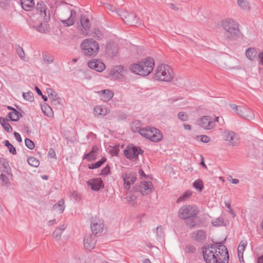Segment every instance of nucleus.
<instances>
[{
    "instance_id": "nucleus-36",
    "label": "nucleus",
    "mask_w": 263,
    "mask_h": 263,
    "mask_svg": "<svg viewBox=\"0 0 263 263\" xmlns=\"http://www.w3.org/2000/svg\"><path fill=\"white\" fill-rule=\"evenodd\" d=\"M142 128H141V122L139 120L135 121L133 122L132 125V129L134 133H139L141 135L140 130Z\"/></svg>"
},
{
    "instance_id": "nucleus-39",
    "label": "nucleus",
    "mask_w": 263,
    "mask_h": 263,
    "mask_svg": "<svg viewBox=\"0 0 263 263\" xmlns=\"http://www.w3.org/2000/svg\"><path fill=\"white\" fill-rule=\"evenodd\" d=\"M28 164L33 167H36L40 165L39 160L33 157H30L27 159Z\"/></svg>"
},
{
    "instance_id": "nucleus-53",
    "label": "nucleus",
    "mask_w": 263,
    "mask_h": 263,
    "mask_svg": "<svg viewBox=\"0 0 263 263\" xmlns=\"http://www.w3.org/2000/svg\"><path fill=\"white\" fill-rule=\"evenodd\" d=\"M53 237L55 238H60L62 235L61 230L57 229L52 234Z\"/></svg>"
},
{
    "instance_id": "nucleus-10",
    "label": "nucleus",
    "mask_w": 263,
    "mask_h": 263,
    "mask_svg": "<svg viewBox=\"0 0 263 263\" xmlns=\"http://www.w3.org/2000/svg\"><path fill=\"white\" fill-rule=\"evenodd\" d=\"M222 137L227 144L235 146L239 143V137L235 132L229 130H225L223 132Z\"/></svg>"
},
{
    "instance_id": "nucleus-50",
    "label": "nucleus",
    "mask_w": 263,
    "mask_h": 263,
    "mask_svg": "<svg viewBox=\"0 0 263 263\" xmlns=\"http://www.w3.org/2000/svg\"><path fill=\"white\" fill-rule=\"evenodd\" d=\"M36 30L41 33H45L47 30V25L46 24L41 23L36 27Z\"/></svg>"
},
{
    "instance_id": "nucleus-9",
    "label": "nucleus",
    "mask_w": 263,
    "mask_h": 263,
    "mask_svg": "<svg viewBox=\"0 0 263 263\" xmlns=\"http://www.w3.org/2000/svg\"><path fill=\"white\" fill-rule=\"evenodd\" d=\"M230 107L239 116L246 119L252 120L254 118L252 110L248 107L237 106L235 104H231Z\"/></svg>"
},
{
    "instance_id": "nucleus-57",
    "label": "nucleus",
    "mask_w": 263,
    "mask_h": 263,
    "mask_svg": "<svg viewBox=\"0 0 263 263\" xmlns=\"http://www.w3.org/2000/svg\"><path fill=\"white\" fill-rule=\"evenodd\" d=\"M14 135L15 138L16 139V140L17 141H18L20 142L22 141V138H21L20 134H18V133H16V132H14Z\"/></svg>"
},
{
    "instance_id": "nucleus-44",
    "label": "nucleus",
    "mask_w": 263,
    "mask_h": 263,
    "mask_svg": "<svg viewBox=\"0 0 263 263\" xmlns=\"http://www.w3.org/2000/svg\"><path fill=\"white\" fill-rule=\"evenodd\" d=\"M43 60L48 64L52 63L54 61V57L49 54H43Z\"/></svg>"
},
{
    "instance_id": "nucleus-23",
    "label": "nucleus",
    "mask_w": 263,
    "mask_h": 263,
    "mask_svg": "<svg viewBox=\"0 0 263 263\" xmlns=\"http://www.w3.org/2000/svg\"><path fill=\"white\" fill-rule=\"evenodd\" d=\"M101 99L104 102H107L110 100L114 95V92L109 89H104L98 91Z\"/></svg>"
},
{
    "instance_id": "nucleus-63",
    "label": "nucleus",
    "mask_w": 263,
    "mask_h": 263,
    "mask_svg": "<svg viewBox=\"0 0 263 263\" xmlns=\"http://www.w3.org/2000/svg\"><path fill=\"white\" fill-rule=\"evenodd\" d=\"M136 197L133 195L127 197L128 200L130 201L135 200L136 199Z\"/></svg>"
},
{
    "instance_id": "nucleus-22",
    "label": "nucleus",
    "mask_w": 263,
    "mask_h": 263,
    "mask_svg": "<svg viewBox=\"0 0 263 263\" xmlns=\"http://www.w3.org/2000/svg\"><path fill=\"white\" fill-rule=\"evenodd\" d=\"M87 184L91 187V189L95 191H99L104 186L101 179H91L86 182Z\"/></svg>"
},
{
    "instance_id": "nucleus-56",
    "label": "nucleus",
    "mask_w": 263,
    "mask_h": 263,
    "mask_svg": "<svg viewBox=\"0 0 263 263\" xmlns=\"http://www.w3.org/2000/svg\"><path fill=\"white\" fill-rule=\"evenodd\" d=\"M47 92L48 93V97H50V96H52V95L55 94L57 92L53 90L51 88H47Z\"/></svg>"
},
{
    "instance_id": "nucleus-46",
    "label": "nucleus",
    "mask_w": 263,
    "mask_h": 263,
    "mask_svg": "<svg viewBox=\"0 0 263 263\" xmlns=\"http://www.w3.org/2000/svg\"><path fill=\"white\" fill-rule=\"evenodd\" d=\"M193 187L197 190L201 191L203 189V183L200 180H196L193 183Z\"/></svg>"
},
{
    "instance_id": "nucleus-43",
    "label": "nucleus",
    "mask_w": 263,
    "mask_h": 263,
    "mask_svg": "<svg viewBox=\"0 0 263 263\" xmlns=\"http://www.w3.org/2000/svg\"><path fill=\"white\" fill-rule=\"evenodd\" d=\"M51 103L54 105H58L60 104L61 98L59 97L57 93L49 97Z\"/></svg>"
},
{
    "instance_id": "nucleus-58",
    "label": "nucleus",
    "mask_w": 263,
    "mask_h": 263,
    "mask_svg": "<svg viewBox=\"0 0 263 263\" xmlns=\"http://www.w3.org/2000/svg\"><path fill=\"white\" fill-rule=\"evenodd\" d=\"M107 9L111 12L116 11V9L115 8V7H114V6H112V5H108L107 6ZM120 11H121L120 10ZM118 12H119V11H117V12L118 14Z\"/></svg>"
},
{
    "instance_id": "nucleus-34",
    "label": "nucleus",
    "mask_w": 263,
    "mask_h": 263,
    "mask_svg": "<svg viewBox=\"0 0 263 263\" xmlns=\"http://www.w3.org/2000/svg\"><path fill=\"white\" fill-rule=\"evenodd\" d=\"M192 195V192L191 191H187L185 192L182 195L178 198L177 202L179 203L186 201L191 197Z\"/></svg>"
},
{
    "instance_id": "nucleus-48",
    "label": "nucleus",
    "mask_w": 263,
    "mask_h": 263,
    "mask_svg": "<svg viewBox=\"0 0 263 263\" xmlns=\"http://www.w3.org/2000/svg\"><path fill=\"white\" fill-rule=\"evenodd\" d=\"M178 118L182 121H186L188 120V115L184 112H179L178 114Z\"/></svg>"
},
{
    "instance_id": "nucleus-31",
    "label": "nucleus",
    "mask_w": 263,
    "mask_h": 263,
    "mask_svg": "<svg viewBox=\"0 0 263 263\" xmlns=\"http://www.w3.org/2000/svg\"><path fill=\"white\" fill-rule=\"evenodd\" d=\"M0 169L3 172H8V171L10 169L8 161L5 158H0Z\"/></svg>"
},
{
    "instance_id": "nucleus-45",
    "label": "nucleus",
    "mask_w": 263,
    "mask_h": 263,
    "mask_svg": "<svg viewBox=\"0 0 263 263\" xmlns=\"http://www.w3.org/2000/svg\"><path fill=\"white\" fill-rule=\"evenodd\" d=\"M23 97L25 100L30 102L32 101L34 99L33 93L30 91L27 92H23Z\"/></svg>"
},
{
    "instance_id": "nucleus-41",
    "label": "nucleus",
    "mask_w": 263,
    "mask_h": 263,
    "mask_svg": "<svg viewBox=\"0 0 263 263\" xmlns=\"http://www.w3.org/2000/svg\"><path fill=\"white\" fill-rule=\"evenodd\" d=\"M237 4L240 8L244 10H248L250 9L249 3L247 1L237 0Z\"/></svg>"
},
{
    "instance_id": "nucleus-20",
    "label": "nucleus",
    "mask_w": 263,
    "mask_h": 263,
    "mask_svg": "<svg viewBox=\"0 0 263 263\" xmlns=\"http://www.w3.org/2000/svg\"><path fill=\"white\" fill-rule=\"evenodd\" d=\"M87 65L90 68L98 72H102L105 68V64L101 61L95 59L88 61Z\"/></svg>"
},
{
    "instance_id": "nucleus-51",
    "label": "nucleus",
    "mask_w": 263,
    "mask_h": 263,
    "mask_svg": "<svg viewBox=\"0 0 263 263\" xmlns=\"http://www.w3.org/2000/svg\"><path fill=\"white\" fill-rule=\"evenodd\" d=\"M199 137L200 138V141L203 143H206L210 142V138L208 136L201 135L199 136ZM197 138H199V137H198Z\"/></svg>"
},
{
    "instance_id": "nucleus-29",
    "label": "nucleus",
    "mask_w": 263,
    "mask_h": 263,
    "mask_svg": "<svg viewBox=\"0 0 263 263\" xmlns=\"http://www.w3.org/2000/svg\"><path fill=\"white\" fill-rule=\"evenodd\" d=\"M193 238L197 241H202L206 239L205 233L203 230H198L193 233Z\"/></svg>"
},
{
    "instance_id": "nucleus-1",
    "label": "nucleus",
    "mask_w": 263,
    "mask_h": 263,
    "mask_svg": "<svg viewBox=\"0 0 263 263\" xmlns=\"http://www.w3.org/2000/svg\"><path fill=\"white\" fill-rule=\"evenodd\" d=\"M206 263H228L229 255L227 247L221 242L208 245L202 247Z\"/></svg>"
},
{
    "instance_id": "nucleus-30",
    "label": "nucleus",
    "mask_w": 263,
    "mask_h": 263,
    "mask_svg": "<svg viewBox=\"0 0 263 263\" xmlns=\"http://www.w3.org/2000/svg\"><path fill=\"white\" fill-rule=\"evenodd\" d=\"M93 111L96 114L103 116L106 115L108 112V110L107 108L103 107L101 105H97L95 107Z\"/></svg>"
},
{
    "instance_id": "nucleus-25",
    "label": "nucleus",
    "mask_w": 263,
    "mask_h": 263,
    "mask_svg": "<svg viewBox=\"0 0 263 263\" xmlns=\"http://www.w3.org/2000/svg\"><path fill=\"white\" fill-rule=\"evenodd\" d=\"M257 49L255 48L250 47L246 50V57L250 61H254L258 59Z\"/></svg>"
},
{
    "instance_id": "nucleus-55",
    "label": "nucleus",
    "mask_w": 263,
    "mask_h": 263,
    "mask_svg": "<svg viewBox=\"0 0 263 263\" xmlns=\"http://www.w3.org/2000/svg\"><path fill=\"white\" fill-rule=\"evenodd\" d=\"M258 59L259 63L263 65V50L258 53Z\"/></svg>"
},
{
    "instance_id": "nucleus-35",
    "label": "nucleus",
    "mask_w": 263,
    "mask_h": 263,
    "mask_svg": "<svg viewBox=\"0 0 263 263\" xmlns=\"http://www.w3.org/2000/svg\"><path fill=\"white\" fill-rule=\"evenodd\" d=\"M8 116L9 119L13 121H17L20 119L19 112L15 109L10 112Z\"/></svg>"
},
{
    "instance_id": "nucleus-62",
    "label": "nucleus",
    "mask_w": 263,
    "mask_h": 263,
    "mask_svg": "<svg viewBox=\"0 0 263 263\" xmlns=\"http://www.w3.org/2000/svg\"><path fill=\"white\" fill-rule=\"evenodd\" d=\"M183 127L186 130H190L191 129V126L189 124H184Z\"/></svg>"
},
{
    "instance_id": "nucleus-27",
    "label": "nucleus",
    "mask_w": 263,
    "mask_h": 263,
    "mask_svg": "<svg viewBox=\"0 0 263 263\" xmlns=\"http://www.w3.org/2000/svg\"><path fill=\"white\" fill-rule=\"evenodd\" d=\"M98 147L95 146L92 147V150L88 153L85 154L83 156V159H86L89 161L94 160L97 158Z\"/></svg>"
},
{
    "instance_id": "nucleus-8",
    "label": "nucleus",
    "mask_w": 263,
    "mask_h": 263,
    "mask_svg": "<svg viewBox=\"0 0 263 263\" xmlns=\"http://www.w3.org/2000/svg\"><path fill=\"white\" fill-rule=\"evenodd\" d=\"M143 153V151L140 147L136 146L132 144L128 145L124 151L125 157L133 161L139 160V155Z\"/></svg>"
},
{
    "instance_id": "nucleus-32",
    "label": "nucleus",
    "mask_w": 263,
    "mask_h": 263,
    "mask_svg": "<svg viewBox=\"0 0 263 263\" xmlns=\"http://www.w3.org/2000/svg\"><path fill=\"white\" fill-rule=\"evenodd\" d=\"M0 123L5 129V130L8 133H11L12 131V128L10 125L8 123V119L0 117Z\"/></svg>"
},
{
    "instance_id": "nucleus-64",
    "label": "nucleus",
    "mask_w": 263,
    "mask_h": 263,
    "mask_svg": "<svg viewBox=\"0 0 263 263\" xmlns=\"http://www.w3.org/2000/svg\"><path fill=\"white\" fill-rule=\"evenodd\" d=\"M35 90L36 91L37 93L39 96L42 95V92L41 90L37 87H35Z\"/></svg>"
},
{
    "instance_id": "nucleus-19",
    "label": "nucleus",
    "mask_w": 263,
    "mask_h": 263,
    "mask_svg": "<svg viewBox=\"0 0 263 263\" xmlns=\"http://www.w3.org/2000/svg\"><path fill=\"white\" fill-rule=\"evenodd\" d=\"M90 227L92 234L96 236L97 234L102 232L104 228V223L102 220L95 219L92 221Z\"/></svg>"
},
{
    "instance_id": "nucleus-33",
    "label": "nucleus",
    "mask_w": 263,
    "mask_h": 263,
    "mask_svg": "<svg viewBox=\"0 0 263 263\" xmlns=\"http://www.w3.org/2000/svg\"><path fill=\"white\" fill-rule=\"evenodd\" d=\"M53 209L59 211L60 213H63L65 209L64 200L61 199L57 203L54 204Z\"/></svg>"
},
{
    "instance_id": "nucleus-4",
    "label": "nucleus",
    "mask_w": 263,
    "mask_h": 263,
    "mask_svg": "<svg viewBox=\"0 0 263 263\" xmlns=\"http://www.w3.org/2000/svg\"><path fill=\"white\" fill-rule=\"evenodd\" d=\"M173 78V70L168 65L161 64L157 67L154 75V79L156 80L168 82Z\"/></svg>"
},
{
    "instance_id": "nucleus-2",
    "label": "nucleus",
    "mask_w": 263,
    "mask_h": 263,
    "mask_svg": "<svg viewBox=\"0 0 263 263\" xmlns=\"http://www.w3.org/2000/svg\"><path fill=\"white\" fill-rule=\"evenodd\" d=\"M155 61L151 57H146L130 66V71L142 76H148L153 70Z\"/></svg>"
},
{
    "instance_id": "nucleus-40",
    "label": "nucleus",
    "mask_w": 263,
    "mask_h": 263,
    "mask_svg": "<svg viewBox=\"0 0 263 263\" xmlns=\"http://www.w3.org/2000/svg\"><path fill=\"white\" fill-rule=\"evenodd\" d=\"M16 51L18 55L21 60L24 61H27L28 60V58L25 56V52L22 47L18 46L16 48Z\"/></svg>"
},
{
    "instance_id": "nucleus-6",
    "label": "nucleus",
    "mask_w": 263,
    "mask_h": 263,
    "mask_svg": "<svg viewBox=\"0 0 263 263\" xmlns=\"http://www.w3.org/2000/svg\"><path fill=\"white\" fill-rule=\"evenodd\" d=\"M198 208L194 205H184L179 210L178 217L183 220L195 218L199 213Z\"/></svg>"
},
{
    "instance_id": "nucleus-61",
    "label": "nucleus",
    "mask_w": 263,
    "mask_h": 263,
    "mask_svg": "<svg viewBox=\"0 0 263 263\" xmlns=\"http://www.w3.org/2000/svg\"><path fill=\"white\" fill-rule=\"evenodd\" d=\"M55 223H56V219H53L52 220H49L48 222V225L49 226H53V224H54Z\"/></svg>"
},
{
    "instance_id": "nucleus-21",
    "label": "nucleus",
    "mask_w": 263,
    "mask_h": 263,
    "mask_svg": "<svg viewBox=\"0 0 263 263\" xmlns=\"http://www.w3.org/2000/svg\"><path fill=\"white\" fill-rule=\"evenodd\" d=\"M153 189V185L151 181H142L139 186V191L142 195L150 194Z\"/></svg>"
},
{
    "instance_id": "nucleus-54",
    "label": "nucleus",
    "mask_w": 263,
    "mask_h": 263,
    "mask_svg": "<svg viewBox=\"0 0 263 263\" xmlns=\"http://www.w3.org/2000/svg\"><path fill=\"white\" fill-rule=\"evenodd\" d=\"M71 196L73 197L76 200H79L80 199V195L76 191H73L71 194Z\"/></svg>"
},
{
    "instance_id": "nucleus-17",
    "label": "nucleus",
    "mask_w": 263,
    "mask_h": 263,
    "mask_svg": "<svg viewBox=\"0 0 263 263\" xmlns=\"http://www.w3.org/2000/svg\"><path fill=\"white\" fill-rule=\"evenodd\" d=\"M65 12L68 14L70 13V16L67 18L61 20V23L65 26H70L74 24L75 20L77 17V12L74 10L66 9Z\"/></svg>"
},
{
    "instance_id": "nucleus-38",
    "label": "nucleus",
    "mask_w": 263,
    "mask_h": 263,
    "mask_svg": "<svg viewBox=\"0 0 263 263\" xmlns=\"http://www.w3.org/2000/svg\"><path fill=\"white\" fill-rule=\"evenodd\" d=\"M106 158L105 157H103L101 160L91 164L89 165V168L90 169H96L100 167L104 162L106 161Z\"/></svg>"
},
{
    "instance_id": "nucleus-37",
    "label": "nucleus",
    "mask_w": 263,
    "mask_h": 263,
    "mask_svg": "<svg viewBox=\"0 0 263 263\" xmlns=\"http://www.w3.org/2000/svg\"><path fill=\"white\" fill-rule=\"evenodd\" d=\"M212 224L214 227H220L224 226L223 219L221 217H219L212 220Z\"/></svg>"
},
{
    "instance_id": "nucleus-5",
    "label": "nucleus",
    "mask_w": 263,
    "mask_h": 263,
    "mask_svg": "<svg viewBox=\"0 0 263 263\" xmlns=\"http://www.w3.org/2000/svg\"><path fill=\"white\" fill-rule=\"evenodd\" d=\"M84 54L87 57H94L99 51V45L92 39H85L81 44Z\"/></svg>"
},
{
    "instance_id": "nucleus-28",
    "label": "nucleus",
    "mask_w": 263,
    "mask_h": 263,
    "mask_svg": "<svg viewBox=\"0 0 263 263\" xmlns=\"http://www.w3.org/2000/svg\"><path fill=\"white\" fill-rule=\"evenodd\" d=\"M22 8L26 11H30L33 7L34 3L33 0H21Z\"/></svg>"
},
{
    "instance_id": "nucleus-52",
    "label": "nucleus",
    "mask_w": 263,
    "mask_h": 263,
    "mask_svg": "<svg viewBox=\"0 0 263 263\" xmlns=\"http://www.w3.org/2000/svg\"><path fill=\"white\" fill-rule=\"evenodd\" d=\"M110 173V167L108 165H107L105 167H104L101 171V175H107Z\"/></svg>"
},
{
    "instance_id": "nucleus-11",
    "label": "nucleus",
    "mask_w": 263,
    "mask_h": 263,
    "mask_svg": "<svg viewBox=\"0 0 263 263\" xmlns=\"http://www.w3.org/2000/svg\"><path fill=\"white\" fill-rule=\"evenodd\" d=\"M118 15L122 17L124 22L127 25L135 26L138 24V18L134 13L122 11L118 12Z\"/></svg>"
},
{
    "instance_id": "nucleus-24",
    "label": "nucleus",
    "mask_w": 263,
    "mask_h": 263,
    "mask_svg": "<svg viewBox=\"0 0 263 263\" xmlns=\"http://www.w3.org/2000/svg\"><path fill=\"white\" fill-rule=\"evenodd\" d=\"M248 245V241L247 240H242L239 244L237 249L238 257L239 258L240 263L244 262L243 258V253L245 250L246 246Z\"/></svg>"
},
{
    "instance_id": "nucleus-59",
    "label": "nucleus",
    "mask_w": 263,
    "mask_h": 263,
    "mask_svg": "<svg viewBox=\"0 0 263 263\" xmlns=\"http://www.w3.org/2000/svg\"><path fill=\"white\" fill-rule=\"evenodd\" d=\"M49 156H50L51 158H54L55 157V153L53 149L50 148L48 152Z\"/></svg>"
},
{
    "instance_id": "nucleus-12",
    "label": "nucleus",
    "mask_w": 263,
    "mask_h": 263,
    "mask_svg": "<svg viewBox=\"0 0 263 263\" xmlns=\"http://www.w3.org/2000/svg\"><path fill=\"white\" fill-rule=\"evenodd\" d=\"M198 123L201 127L206 130H211L215 127L213 118L210 116H202L198 120Z\"/></svg>"
},
{
    "instance_id": "nucleus-14",
    "label": "nucleus",
    "mask_w": 263,
    "mask_h": 263,
    "mask_svg": "<svg viewBox=\"0 0 263 263\" xmlns=\"http://www.w3.org/2000/svg\"><path fill=\"white\" fill-rule=\"evenodd\" d=\"M36 10L40 15L44 17L46 22H48L50 20V10L43 2L37 3Z\"/></svg>"
},
{
    "instance_id": "nucleus-16",
    "label": "nucleus",
    "mask_w": 263,
    "mask_h": 263,
    "mask_svg": "<svg viewBox=\"0 0 263 263\" xmlns=\"http://www.w3.org/2000/svg\"><path fill=\"white\" fill-rule=\"evenodd\" d=\"M97 242V236L94 234H86L84 238V246L87 250L93 249Z\"/></svg>"
},
{
    "instance_id": "nucleus-60",
    "label": "nucleus",
    "mask_w": 263,
    "mask_h": 263,
    "mask_svg": "<svg viewBox=\"0 0 263 263\" xmlns=\"http://www.w3.org/2000/svg\"><path fill=\"white\" fill-rule=\"evenodd\" d=\"M66 227H67L66 224H62V225H61L59 228H58L57 229H58V230H61V233H62L63 231L64 230H65V229L66 228Z\"/></svg>"
},
{
    "instance_id": "nucleus-47",
    "label": "nucleus",
    "mask_w": 263,
    "mask_h": 263,
    "mask_svg": "<svg viewBox=\"0 0 263 263\" xmlns=\"http://www.w3.org/2000/svg\"><path fill=\"white\" fill-rule=\"evenodd\" d=\"M26 146L30 149H33L34 148V144L32 141L29 139L26 138L25 140Z\"/></svg>"
},
{
    "instance_id": "nucleus-49",
    "label": "nucleus",
    "mask_w": 263,
    "mask_h": 263,
    "mask_svg": "<svg viewBox=\"0 0 263 263\" xmlns=\"http://www.w3.org/2000/svg\"><path fill=\"white\" fill-rule=\"evenodd\" d=\"M0 181L2 182L3 184L4 185H7L9 182L8 177L3 174L0 175Z\"/></svg>"
},
{
    "instance_id": "nucleus-13",
    "label": "nucleus",
    "mask_w": 263,
    "mask_h": 263,
    "mask_svg": "<svg viewBox=\"0 0 263 263\" xmlns=\"http://www.w3.org/2000/svg\"><path fill=\"white\" fill-rule=\"evenodd\" d=\"M124 181V188L128 191L137 179L136 174L133 172L124 173L122 175Z\"/></svg>"
},
{
    "instance_id": "nucleus-3",
    "label": "nucleus",
    "mask_w": 263,
    "mask_h": 263,
    "mask_svg": "<svg viewBox=\"0 0 263 263\" xmlns=\"http://www.w3.org/2000/svg\"><path fill=\"white\" fill-rule=\"evenodd\" d=\"M223 29V35L226 39L234 40L239 36L240 31L238 22L232 18H228L221 22Z\"/></svg>"
},
{
    "instance_id": "nucleus-42",
    "label": "nucleus",
    "mask_w": 263,
    "mask_h": 263,
    "mask_svg": "<svg viewBox=\"0 0 263 263\" xmlns=\"http://www.w3.org/2000/svg\"><path fill=\"white\" fill-rule=\"evenodd\" d=\"M4 145L7 146L10 153L15 155L16 154V151L15 148L9 142L8 140H5L4 141Z\"/></svg>"
},
{
    "instance_id": "nucleus-18",
    "label": "nucleus",
    "mask_w": 263,
    "mask_h": 263,
    "mask_svg": "<svg viewBox=\"0 0 263 263\" xmlns=\"http://www.w3.org/2000/svg\"><path fill=\"white\" fill-rule=\"evenodd\" d=\"M81 27H80V30L81 33L86 36L88 35L90 28V23L89 18L83 15L80 17Z\"/></svg>"
},
{
    "instance_id": "nucleus-7",
    "label": "nucleus",
    "mask_w": 263,
    "mask_h": 263,
    "mask_svg": "<svg viewBox=\"0 0 263 263\" xmlns=\"http://www.w3.org/2000/svg\"><path fill=\"white\" fill-rule=\"evenodd\" d=\"M140 132L142 137L153 142H159L163 138L161 132L154 127L147 126L142 128Z\"/></svg>"
},
{
    "instance_id": "nucleus-26",
    "label": "nucleus",
    "mask_w": 263,
    "mask_h": 263,
    "mask_svg": "<svg viewBox=\"0 0 263 263\" xmlns=\"http://www.w3.org/2000/svg\"><path fill=\"white\" fill-rule=\"evenodd\" d=\"M106 51L109 55L115 56L118 51V46L114 42H108L106 47Z\"/></svg>"
},
{
    "instance_id": "nucleus-15",
    "label": "nucleus",
    "mask_w": 263,
    "mask_h": 263,
    "mask_svg": "<svg viewBox=\"0 0 263 263\" xmlns=\"http://www.w3.org/2000/svg\"><path fill=\"white\" fill-rule=\"evenodd\" d=\"M124 73V67L121 65H118L110 70V76L114 80H119L123 78Z\"/></svg>"
}]
</instances>
